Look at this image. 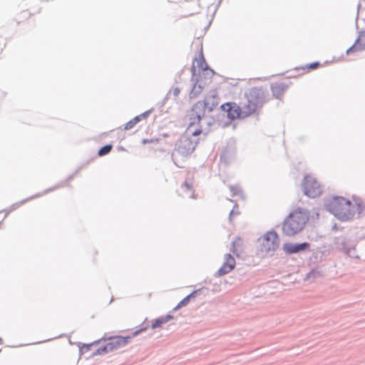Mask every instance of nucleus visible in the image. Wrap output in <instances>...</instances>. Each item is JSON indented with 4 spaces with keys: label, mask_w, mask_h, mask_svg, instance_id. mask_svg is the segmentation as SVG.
Wrapping results in <instances>:
<instances>
[{
    "label": "nucleus",
    "mask_w": 365,
    "mask_h": 365,
    "mask_svg": "<svg viewBox=\"0 0 365 365\" xmlns=\"http://www.w3.org/2000/svg\"><path fill=\"white\" fill-rule=\"evenodd\" d=\"M321 276V272L317 269H312L307 274V279L317 278Z\"/></svg>",
    "instance_id": "obj_22"
},
{
    "label": "nucleus",
    "mask_w": 365,
    "mask_h": 365,
    "mask_svg": "<svg viewBox=\"0 0 365 365\" xmlns=\"http://www.w3.org/2000/svg\"><path fill=\"white\" fill-rule=\"evenodd\" d=\"M235 267V259L229 253L224 256V262L215 274V276L220 277L230 273Z\"/></svg>",
    "instance_id": "obj_12"
},
{
    "label": "nucleus",
    "mask_w": 365,
    "mask_h": 365,
    "mask_svg": "<svg viewBox=\"0 0 365 365\" xmlns=\"http://www.w3.org/2000/svg\"><path fill=\"white\" fill-rule=\"evenodd\" d=\"M159 322H160L159 319H156L155 322L154 324H153L152 327L155 328V327H158Z\"/></svg>",
    "instance_id": "obj_28"
},
{
    "label": "nucleus",
    "mask_w": 365,
    "mask_h": 365,
    "mask_svg": "<svg viewBox=\"0 0 365 365\" xmlns=\"http://www.w3.org/2000/svg\"><path fill=\"white\" fill-rule=\"evenodd\" d=\"M287 88V86L284 83H276L271 85L272 95L276 98H279Z\"/></svg>",
    "instance_id": "obj_16"
},
{
    "label": "nucleus",
    "mask_w": 365,
    "mask_h": 365,
    "mask_svg": "<svg viewBox=\"0 0 365 365\" xmlns=\"http://www.w3.org/2000/svg\"><path fill=\"white\" fill-rule=\"evenodd\" d=\"M200 292V289L194 290L192 293L186 296L182 299L173 309L174 310L179 309L180 308L185 307L189 304L192 299H194L197 294Z\"/></svg>",
    "instance_id": "obj_17"
},
{
    "label": "nucleus",
    "mask_w": 365,
    "mask_h": 365,
    "mask_svg": "<svg viewBox=\"0 0 365 365\" xmlns=\"http://www.w3.org/2000/svg\"><path fill=\"white\" fill-rule=\"evenodd\" d=\"M180 92V89L179 88H178V87L174 88H173V91H170L168 93L167 96L165 97V98H170V96H171V95H172V93H173V99L175 100V98L179 95Z\"/></svg>",
    "instance_id": "obj_23"
},
{
    "label": "nucleus",
    "mask_w": 365,
    "mask_h": 365,
    "mask_svg": "<svg viewBox=\"0 0 365 365\" xmlns=\"http://www.w3.org/2000/svg\"><path fill=\"white\" fill-rule=\"evenodd\" d=\"M279 246V238L276 232H268L262 240V250L265 252L275 251Z\"/></svg>",
    "instance_id": "obj_8"
},
{
    "label": "nucleus",
    "mask_w": 365,
    "mask_h": 365,
    "mask_svg": "<svg viewBox=\"0 0 365 365\" xmlns=\"http://www.w3.org/2000/svg\"><path fill=\"white\" fill-rule=\"evenodd\" d=\"M356 205H357V209L359 210L360 208V205L359 203H356Z\"/></svg>",
    "instance_id": "obj_31"
},
{
    "label": "nucleus",
    "mask_w": 365,
    "mask_h": 365,
    "mask_svg": "<svg viewBox=\"0 0 365 365\" xmlns=\"http://www.w3.org/2000/svg\"><path fill=\"white\" fill-rule=\"evenodd\" d=\"M242 240L240 238H236L232 242L231 245L230 251L232 252L234 254H238L237 253V247L240 246L241 245Z\"/></svg>",
    "instance_id": "obj_20"
},
{
    "label": "nucleus",
    "mask_w": 365,
    "mask_h": 365,
    "mask_svg": "<svg viewBox=\"0 0 365 365\" xmlns=\"http://www.w3.org/2000/svg\"><path fill=\"white\" fill-rule=\"evenodd\" d=\"M171 319H173V316L170 314H167L164 317H161V324L168 322Z\"/></svg>",
    "instance_id": "obj_25"
},
{
    "label": "nucleus",
    "mask_w": 365,
    "mask_h": 365,
    "mask_svg": "<svg viewBox=\"0 0 365 365\" xmlns=\"http://www.w3.org/2000/svg\"><path fill=\"white\" fill-rule=\"evenodd\" d=\"M319 66V62H314L307 66L308 68L309 69H315Z\"/></svg>",
    "instance_id": "obj_27"
},
{
    "label": "nucleus",
    "mask_w": 365,
    "mask_h": 365,
    "mask_svg": "<svg viewBox=\"0 0 365 365\" xmlns=\"http://www.w3.org/2000/svg\"><path fill=\"white\" fill-rule=\"evenodd\" d=\"M201 133L202 128L200 123L195 122L193 120H190L187 130L176 144L178 153L184 156L190 155L195 149L198 141L197 136Z\"/></svg>",
    "instance_id": "obj_1"
},
{
    "label": "nucleus",
    "mask_w": 365,
    "mask_h": 365,
    "mask_svg": "<svg viewBox=\"0 0 365 365\" xmlns=\"http://www.w3.org/2000/svg\"><path fill=\"white\" fill-rule=\"evenodd\" d=\"M154 141L157 142L158 140L157 139H155V140H143V143H146L147 142H154Z\"/></svg>",
    "instance_id": "obj_30"
},
{
    "label": "nucleus",
    "mask_w": 365,
    "mask_h": 365,
    "mask_svg": "<svg viewBox=\"0 0 365 365\" xmlns=\"http://www.w3.org/2000/svg\"><path fill=\"white\" fill-rule=\"evenodd\" d=\"M310 244L304 242L302 243L287 242L283 245L282 250L287 255L296 254L309 250Z\"/></svg>",
    "instance_id": "obj_11"
},
{
    "label": "nucleus",
    "mask_w": 365,
    "mask_h": 365,
    "mask_svg": "<svg viewBox=\"0 0 365 365\" xmlns=\"http://www.w3.org/2000/svg\"><path fill=\"white\" fill-rule=\"evenodd\" d=\"M145 115H138V116L135 117L134 118L131 119L130 121H128L127 123L125 124L123 129L126 130H130V129L133 128L135 126V125L140 121L142 118H145Z\"/></svg>",
    "instance_id": "obj_18"
},
{
    "label": "nucleus",
    "mask_w": 365,
    "mask_h": 365,
    "mask_svg": "<svg viewBox=\"0 0 365 365\" xmlns=\"http://www.w3.org/2000/svg\"><path fill=\"white\" fill-rule=\"evenodd\" d=\"M112 148H113V146L111 145H106L102 147L98 150V155L103 156V155H105L109 153L111 151Z\"/></svg>",
    "instance_id": "obj_19"
},
{
    "label": "nucleus",
    "mask_w": 365,
    "mask_h": 365,
    "mask_svg": "<svg viewBox=\"0 0 365 365\" xmlns=\"http://www.w3.org/2000/svg\"><path fill=\"white\" fill-rule=\"evenodd\" d=\"M219 104V98L215 91H210L207 94L203 101H199L193 105L190 120L200 123L201 120L205 117L206 111L212 112Z\"/></svg>",
    "instance_id": "obj_4"
},
{
    "label": "nucleus",
    "mask_w": 365,
    "mask_h": 365,
    "mask_svg": "<svg viewBox=\"0 0 365 365\" xmlns=\"http://www.w3.org/2000/svg\"><path fill=\"white\" fill-rule=\"evenodd\" d=\"M324 206L329 212L343 221L351 219L354 215L351 201L343 197L334 196L327 200Z\"/></svg>",
    "instance_id": "obj_2"
},
{
    "label": "nucleus",
    "mask_w": 365,
    "mask_h": 365,
    "mask_svg": "<svg viewBox=\"0 0 365 365\" xmlns=\"http://www.w3.org/2000/svg\"><path fill=\"white\" fill-rule=\"evenodd\" d=\"M206 78L203 79V78L200 74L199 77L193 76L192 77V87L190 92V98H196L202 92L203 89L206 85Z\"/></svg>",
    "instance_id": "obj_10"
},
{
    "label": "nucleus",
    "mask_w": 365,
    "mask_h": 365,
    "mask_svg": "<svg viewBox=\"0 0 365 365\" xmlns=\"http://www.w3.org/2000/svg\"><path fill=\"white\" fill-rule=\"evenodd\" d=\"M163 135L164 137H167V136H168V134L164 133V134H163Z\"/></svg>",
    "instance_id": "obj_32"
},
{
    "label": "nucleus",
    "mask_w": 365,
    "mask_h": 365,
    "mask_svg": "<svg viewBox=\"0 0 365 365\" xmlns=\"http://www.w3.org/2000/svg\"><path fill=\"white\" fill-rule=\"evenodd\" d=\"M222 110L227 113L228 118L236 119L240 116L241 108L235 103H226L220 106Z\"/></svg>",
    "instance_id": "obj_13"
},
{
    "label": "nucleus",
    "mask_w": 365,
    "mask_h": 365,
    "mask_svg": "<svg viewBox=\"0 0 365 365\" xmlns=\"http://www.w3.org/2000/svg\"><path fill=\"white\" fill-rule=\"evenodd\" d=\"M247 103L245 105L247 114H252L263 106L265 102L264 91L262 88L253 87L245 93Z\"/></svg>",
    "instance_id": "obj_5"
},
{
    "label": "nucleus",
    "mask_w": 365,
    "mask_h": 365,
    "mask_svg": "<svg viewBox=\"0 0 365 365\" xmlns=\"http://www.w3.org/2000/svg\"><path fill=\"white\" fill-rule=\"evenodd\" d=\"M363 50H365V32H360L355 43L346 50V54Z\"/></svg>",
    "instance_id": "obj_15"
},
{
    "label": "nucleus",
    "mask_w": 365,
    "mask_h": 365,
    "mask_svg": "<svg viewBox=\"0 0 365 365\" xmlns=\"http://www.w3.org/2000/svg\"><path fill=\"white\" fill-rule=\"evenodd\" d=\"M233 214H236V215H238L239 214V212L237 210V205H235L233 207V209L230 211V220H231V216L233 215Z\"/></svg>",
    "instance_id": "obj_26"
},
{
    "label": "nucleus",
    "mask_w": 365,
    "mask_h": 365,
    "mask_svg": "<svg viewBox=\"0 0 365 365\" xmlns=\"http://www.w3.org/2000/svg\"><path fill=\"white\" fill-rule=\"evenodd\" d=\"M229 188L232 196L240 195L242 193L241 189L238 185H230Z\"/></svg>",
    "instance_id": "obj_21"
},
{
    "label": "nucleus",
    "mask_w": 365,
    "mask_h": 365,
    "mask_svg": "<svg viewBox=\"0 0 365 365\" xmlns=\"http://www.w3.org/2000/svg\"><path fill=\"white\" fill-rule=\"evenodd\" d=\"M308 221V215L302 209L291 212L284 220L282 232L285 236L292 237L303 230Z\"/></svg>",
    "instance_id": "obj_3"
},
{
    "label": "nucleus",
    "mask_w": 365,
    "mask_h": 365,
    "mask_svg": "<svg viewBox=\"0 0 365 365\" xmlns=\"http://www.w3.org/2000/svg\"><path fill=\"white\" fill-rule=\"evenodd\" d=\"M181 187L185 191H192V184L191 182H188L187 181H185L182 185Z\"/></svg>",
    "instance_id": "obj_24"
},
{
    "label": "nucleus",
    "mask_w": 365,
    "mask_h": 365,
    "mask_svg": "<svg viewBox=\"0 0 365 365\" xmlns=\"http://www.w3.org/2000/svg\"><path fill=\"white\" fill-rule=\"evenodd\" d=\"M196 67L203 71V74H206L209 79H210L215 73L214 71L208 67L202 52L199 56V58L195 57L193 60L192 66L191 67V71L193 76H196Z\"/></svg>",
    "instance_id": "obj_9"
},
{
    "label": "nucleus",
    "mask_w": 365,
    "mask_h": 365,
    "mask_svg": "<svg viewBox=\"0 0 365 365\" xmlns=\"http://www.w3.org/2000/svg\"><path fill=\"white\" fill-rule=\"evenodd\" d=\"M182 72H183V71L182 70V71H180V75L178 76V78H175V82H178V81H180V80H181V78H180V75H181V73H182Z\"/></svg>",
    "instance_id": "obj_29"
},
{
    "label": "nucleus",
    "mask_w": 365,
    "mask_h": 365,
    "mask_svg": "<svg viewBox=\"0 0 365 365\" xmlns=\"http://www.w3.org/2000/svg\"><path fill=\"white\" fill-rule=\"evenodd\" d=\"M304 194L309 197L314 198L322 193V187L317 180L310 175H307L304 178L302 183Z\"/></svg>",
    "instance_id": "obj_6"
},
{
    "label": "nucleus",
    "mask_w": 365,
    "mask_h": 365,
    "mask_svg": "<svg viewBox=\"0 0 365 365\" xmlns=\"http://www.w3.org/2000/svg\"><path fill=\"white\" fill-rule=\"evenodd\" d=\"M141 330L135 331L131 336H117L109 339L103 348V351L105 352L112 351L118 349L120 347L125 346L130 340V339L136 336Z\"/></svg>",
    "instance_id": "obj_7"
},
{
    "label": "nucleus",
    "mask_w": 365,
    "mask_h": 365,
    "mask_svg": "<svg viewBox=\"0 0 365 365\" xmlns=\"http://www.w3.org/2000/svg\"><path fill=\"white\" fill-rule=\"evenodd\" d=\"M334 244L337 249H339L340 251H342L349 257L353 256L351 252L354 250V245H349L345 237H336L334 240Z\"/></svg>",
    "instance_id": "obj_14"
}]
</instances>
